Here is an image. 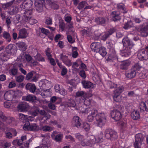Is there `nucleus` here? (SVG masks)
Wrapping results in <instances>:
<instances>
[{"instance_id":"nucleus-1","label":"nucleus","mask_w":148,"mask_h":148,"mask_svg":"<svg viewBox=\"0 0 148 148\" xmlns=\"http://www.w3.org/2000/svg\"><path fill=\"white\" fill-rule=\"evenodd\" d=\"M82 112L86 114L90 113L87 118V120L89 122H92L95 116L96 123L99 127H102L106 122V117L104 113L103 112L98 113L97 110L94 108L88 107L84 110H82Z\"/></svg>"},{"instance_id":"nucleus-2","label":"nucleus","mask_w":148,"mask_h":148,"mask_svg":"<svg viewBox=\"0 0 148 148\" xmlns=\"http://www.w3.org/2000/svg\"><path fill=\"white\" fill-rule=\"evenodd\" d=\"M49 84L48 80L46 79L41 80L39 82V86L41 90V91L39 89H38V95L39 94L43 97L45 98L47 96L45 94L46 91L48 90L47 88H49L48 84Z\"/></svg>"},{"instance_id":"nucleus-3","label":"nucleus","mask_w":148,"mask_h":148,"mask_svg":"<svg viewBox=\"0 0 148 148\" xmlns=\"http://www.w3.org/2000/svg\"><path fill=\"white\" fill-rule=\"evenodd\" d=\"M104 134L106 138L112 141L116 140L118 137L117 133L115 131L111 129H106L105 131Z\"/></svg>"},{"instance_id":"nucleus-4","label":"nucleus","mask_w":148,"mask_h":148,"mask_svg":"<svg viewBox=\"0 0 148 148\" xmlns=\"http://www.w3.org/2000/svg\"><path fill=\"white\" fill-rule=\"evenodd\" d=\"M138 58L142 61L147 60L148 59V44L144 49L139 50L137 52Z\"/></svg>"},{"instance_id":"nucleus-5","label":"nucleus","mask_w":148,"mask_h":148,"mask_svg":"<svg viewBox=\"0 0 148 148\" xmlns=\"http://www.w3.org/2000/svg\"><path fill=\"white\" fill-rule=\"evenodd\" d=\"M55 0H46V2L51 6L54 3ZM45 4V0H38V12H42Z\"/></svg>"},{"instance_id":"nucleus-6","label":"nucleus","mask_w":148,"mask_h":148,"mask_svg":"<svg viewBox=\"0 0 148 148\" xmlns=\"http://www.w3.org/2000/svg\"><path fill=\"white\" fill-rule=\"evenodd\" d=\"M108 62H113V64H114L118 60V56L114 49H112L110 50L109 55L107 59Z\"/></svg>"},{"instance_id":"nucleus-7","label":"nucleus","mask_w":148,"mask_h":148,"mask_svg":"<svg viewBox=\"0 0 148 148\" xmlns=\"http://www.w3.org/2000/svg\"><path fill=\"white\" fill-rule=\"evenodd\" d=\"M5 51L7 54L5 55L2 54L1 56H3V57H7L8 58H9L8 55H13L16 52L15 47L12 44H10L7 47Z\"/></svg>"},{"instance_id":"nucleus-8","label":"nucleus","mask_w":148,"mask_h":148,"mask_svg":"<svg viewBox=\"0 0 148 148\" xmlns=\"http://www.w3.org/2000/svg\"><path fill=\"white\" fill-rule=\"evenodd\" d=\"M103 133L101 132L98 135L96 136H91L90 138V140L92 139L93 141L92 143H101L103 141Z\"/></svg>"},{"instance_id":"nucleus-9","label":"nucleus","mask_w":148,"mask_h":148,"mask_svg":"<svg viewBox=\"0 0 148 148\" xmlns=\"http://www.w3.org/2000/svg\"><path fill=\"white\" fill-rule=\"evenodd\" d=\"M110 115L112 118L116 121L120 120L122 117L121 112L116 110L112 111L110 112Z\"/></svg>"},{"instance_id":"nucleus-10","label":"nucleus","mask_w":148,"mask_h":148,"mask_svg":"<svg viewBox=\"0 0 148 148\" xmlns=\"http://www.w3.org/2000/svg\"><path fill=\"white\" fill-rule=\"evenodd\" d=\"M40 112V114L42 115H44L43 119L40 121V124L42 123L48 124V123L47 122V120L49 119L51 116V115L47 113L44 110H41L40 111L38 108V112Z\"/></svg>"},{"instance_id":"nucleus-11","label":"nucleus","mask_w":148,"mask_h":148,"mask_svg":"<svg viewBox=\"0 0 148 148\" xmlns=\"http://www.w3.org/2000/svg\"><path fill=\"white\" fill-rule=\"evenodd\" d=\"M79 102L81 103L83 102L84 105L86 106H91L90 107H92L93 108H94L92 106L94 103V101L91 99L90 98H85L84 97H83L82 100H81V99H80Z\"/></svg>"},{"instance_id":"nucleus-12","label":"nucleus","mask_w":148,"mask_h":148,"mask_svg":"<svg viewBox=\"0 0 148 148\" xmlns=\"http://www.w3.org/2000/svg\"><path fill=\"white\" fill-rule=\"evenodd\" d=\"M124 47H129L130 48H132L134 46L133 43L130 40L128 37H126L123 38L122 40Z\"/></svg>"},{"instance_id":"nucleus-13","label":"nucleus","mask_w":148,"mask_h":148,"mask_svg":"<svg viewBox=\"0 0 148 148\" xmlns=\"http://www.w3.org/2000/svg\"><path fill=\"white\" fill-rule=\"evenodd\" d=\"M146 95H148V88L146 92ZM139 108L141 111L148 112V100L145 101V102H141L139 104Z\"/></svg>"},{"instance_id":"nucleus-14","label":"nucleus","mask_w":148,"mask_h":148,"mask_svg":"<svg viewBox=\"0 0 148 148\" xmlns=\"http://www.w3.org/2000/svg\"><path fill=\"white\" fill-rule=\"evenodd\" d=\"M29 106L25 102H23L18 104L17 107V110L21 112H26Z\"/></svg>"},{"instance_id":"nucleus-15","label":"nucleus","mask_w":148,"mask_h":148,"mask_svg":"<svg viewBox=\"0 0 148 148\" xmlns=\"http://www.w3.org/2000/svg\"><path fill=\"white\" fill-rule=\"evenodd\" d=\"M110 17L112 21L114 22L119 21L121 19L119 12L116 11L112 12L110 14Z\"/></svg>"},{"instance_id":"nucleus-16","label":"nucleus","mask_w":148,"mask_h":148,"mask_svg":"<svg viewBox=\"0 0 148 148\" xmlns=\"http://www.w3.org/2000/svg\"><path fill=\"white\" fill-rule=\"evenodd\" d=\"M102 45L101 43L96 42H92L90 45L92 51L96 53L99 51Z\"/></svg>"},{"instance_id":"nucleus-17","label":"nucleus","mask_w":148,"mask_h":148,"mask_svg":"<svg viewBox=\"0 0 148 148\" xmlns=\"http://www.w3.org/2000/svg\"><path fill=\"white\" fill-rule=\"evenodd\" d=\"M79 118L77 116H73L71 122V125L73 127L79 128L81 126V123L79 121Z\"/></svg>"},{"instance_id":"nucleus-18","label":"nucleus","mask_w":148,"mask_h":148,"mask_svg":"<svg viewBox=\"0 0 148 148\" xmlns=\"http://www.w3.org/2000/svg\"><path fill=\"white\" fill-rule=\"evenodd\" d=\"M14 91L13 90L7 91L4 95V99L8 101H11L14 98Z\"/></svg>"},{"instance_id":"nucleus-19","label":"nucleus","mask_w":148,"mask_h":148,"mask_svg":"<svg viewBox=\"0 0 148 148\" xmlns=\"http://www.w3.org/2000/svg\"><path fill=\"white\" fill-rule=\"evenodd\" d=\"M132 48L129 47H123V49L121 51V55L122 57H126L130 55L131 51V50Z\"/></svg>"},{"instance_id":"nucleus-20","label":"nucleus","mask_w":148,"mask_h":148,"mask_svg":"<svg viewBox=\"0 0 148 148\" xmlns=\"http://www.w3.org/2000/svg\"><path fill=\"white\" fill-rule=\"evenodd\" d=\"M106 21V19L102 17H98L95 18V22L97 25L102 26L105 25Z\"/></svg>"},{"instance_id":"nucleus-21","label":"nucleus","mask_w":148,"mask_h":148,"mask_svg":"<svg viewBox=\"0 0 148 148\" xmlns=\"http://www.w3.org/2000/svg\"><path fill=\"white\" fill-rule=\"evenodd\" d=\"M82 84L83 87L86 89L92 88L93 87V84L91 82L84 80L82 82Z\"/></svg>"},{"instance_id":"nucleus-22","label":"nucleus","mask_w":148,"mask_h":148,"mask_svg":"<svg viewBox=\"0 0 148 148\" xmlns=\"http://www.w3.org/2000/svg\"><path fill=\"white\" fill-rule=\"evenodd\" d=\"M22 100L27 101H32L34 103L36 102V97L33 95H29L27 96H23L22 97Z\"/></svg>"},{"instance_id":"nucleus-23","label":"nucleus","mask_w":148,"mask_h":148,"mask_svg":"<svg viewBox=\"0 0 148 148\" xmlns=\"http://www.w3.org/2000/svg\"><path fill=\"white\" fill-rule=\"evenodd\" d=\"M58 25L59 31L63 32L66 29V23L61 18L59 19Z\"/></svg>"},{"instance_id":"nucleus-24","label":"nucleus","mask_w":148,"mask_h":148,"mask_svg":"<svg viewBox=\"0 0 148 148\" xmlns=\"http://www.w3.org/2000/svg\"><path fill=\"white\" fill-rule=\"evenodd\" d=\"M131 116L133 120H138L140 117V113L137 110H133L131 113Z\"/></svg>"},{"instance_id":"nucleus-25","label":"nucleus","mask_w":148,"mask_h":148,"mask_svg":"<svg viewBox=\"0 0 148 148\" xmlns=\"http://www.w3.org/2000/svg\"><path fill=\"white\" fill-rule=\"evenodd\" d=\"M131 62L129 60H126L121 62V64L120 65L121 69L123 70L127 69L130 64Z\"/></svg>"},{"instance_id":"nucleus-26","label":"nucleus","mask_w":148,"mask_h":148,"mask_svg":"<svg viewBox=\"0 0 148 148\" xmlns=\"http://www.w3.org/2000/svg\"><path fill=\"white\" fill-rule=\"evenodd\" d=\"M144 139V137L143 134L141 133H138L136 134L135 136V142L137 143H142Z\"/></svg>"},{"instance_id":"nucleus-27","label":"nucleus","mask_w":148,"mask_h":148,"mask_svg":"<svg viewBox=\"0 0 148 148\" xmlns=\"http://www.w3.org/2000/svg\"><path fill=\"white\" fill-rule=\"evenodd\" d=\"M7 117L3 115V113L0 111V129L3 130L4 124L1 122V121L3 122L8 120Z\"/></svg>"},{"instance_id":"nucleus-28","label":"nucleus","mask_w":148,"mask_h":148,"mask_svg":"<svg viewBox=\"0 0 148 148\" xmlns=\"http://www.w3.org/2000/svg\"><path fill=\"white\" fill-rule=\"evenodd\" d=\"M16 46L19 50L22 51H25L27 48V46L25 43L23 42H20L16 44Z\"/></svg>"},{"instance_id":"nucleus-29","label":"nucleus","mask_w":148,"mask_h":148,"mask_svg":"<svg viewBox=\"0 0 148 148\" xmlns=\"http://www.w3.org/2000/svg\"><path fill=\"white\" fill-rule=\"evenodd\" d=\"M136 73L135 71L132 69L130 71L126 72L125 75L127 77L129 78H132L135 76Z\"/></svg>"},{"instance_id":"nucleus-30","label":"nucleus","mask_w":148,"mask_h":148,"mask_svg":"<svg viewBox=\"0 0 148 148\" xmlns=\"http://www.w3.org/2000/svg\"><path fill=\"white\" fill-rule=\"evenodd\" d=\"M28 34L26 29H21L19 32L18 38H23L27 37Z\"/></svg>"},{"instance_id":"nucleus-31","label":"nucleus","mask_w":148,"mask_h":148,"mask_svg":"<svg viewBox=\"0 0 148 148\" xmlns=\"http://www.w3.org/2000/svg\"><path fill=\"white\" fill-rule=\"evenodd\" d=\"M26 88L29 90L32 93H34L36 90V87L34 84L28 83L26 85Z\"/></svg>"},{"instance_id":"nucleus-32","label":"nucleus","mask_w":148,"mask_h":148,"mask_svg":"<svg viewBox=\"0 0 148 148\" xmlns=\"http://www.w3.org/2000/svg\"><path fill=\"white\" fill-rule=\"evenodd\" d=\"M21 61H23V62H30L32 59V57L29 55L24 54L21 56Z\"/></svg>"},{"instance_id":"nucleus-33","label":"nucleus","mask_w":148,"mask_h":148,"mask_svg":"<svg viewBox=\"0 0 148 148\" xmlns=\"http://www.w3.org/2000/svg\"><path fill=\"white\" fill-rule=\"evenodd\" d=\"M117 8L124 13H126L127 12L126 8L125 7L124 4L122 3H120L118 4L117 5Z\"/></svg>"},{"instance_id":"nucleus-34","label":"nucleus","mask_w":148,"mask_h":148,"mask_svg":"<svg viewBox=\"0 0 148 148\" xmlns=\"http://www.w3.org/2000/svg\"><path fill=\"white\" fill-rule=\"evenodd\" d=\"M97 53H99L103 57H105L107 54V52L106 51V48L102 46L100 48L99 50V51Z\"/></svg>"},{"instance_id":"nucleus-35","label":"nucleus","mask_w":148,"mask_h":148,"mask_svg":"<svg viewBox=\"0 0 148 148\" xmlns=\"http://www.w3.org/2000/svg\"><path fill=\"white\" fill-rule=\"evenodd\" d=\"M86 29H84L81 31L82 35L83 36H89L91 34V30L86 28Z\"/></svg>"},{"instance_id":"nucleus-36","label":"nucleus","mask_w":148,"mask_h":148,"mask_svg":"<svg viewBox=\"0 0 148 148\" xmlns=\"http://www.w3.org/2000/svg\"><path fill=\"white\" fill-rule=\"evenodd\" d=\"M78 55L77 52V48L76 47H72V56L73 58H76Z\"/></svg>"},{"instance_id":"nucleus-37","label":"nucleus","mask_w":148,"mask_h":148,"mask_svg":"<svg viewBox=\"0 0 148 148\" xmlns=\"http://www.w3.org/2000/svg\"><path fill=\"white\" fill-rule=\"evenodd\" d=\"M134 26V24L131 21H128L125 23L123 27V28L125 29H128L131 27Z\"/></svg>"},{"instance_id":"nucleus-38","label":"nucleus","mask_w":148,"mask_h":148,"mask_svg":"<svg viewBox=\"0 0 148 148\" xmlns=\"http://www.w3.org/2000/svg\"><path fill=\"white\" fill-rule=\"evenodd\" d=\"M33 10L32 9L27 10L24 13V16L25 18H27V20L30 18L31 17V15L32 12Z\"/></svg>"},{"instance_id":"nucleus-39","label":"nucleus","mask_w":148,"mask_h":148,"mask_svg":"<svg viewBox=\"0 0 148 148\" xmlns=\"http://www.w3.org/2000/svg\"><path fill=\"white\" fill-rule=\"evenodd\" d=\"M29 114L35 116L37 115V107L33 106L29 112Z\"/></svg>"},{"instance_id":"nucleus-40","label":"nucleus","mask_w":148,"mask_h":148,"mask_svg":"<svg viewBox=\"0 0 148 148\" xmlns=\"http://www.w3.org/2000/svg\"><path fill=\"white\" fill-rule=\"evenodd\" d=\"M113 97L114 101L117 102H119L121 101L120 97L119 94L116 93L114 92Z\"/></svg>"},{"instance_id":"nucleus-41","label":"nucleus","mask_w":148,"mask_h":148,"mask_svg":"<svg viewBox=\"0 0 148 148\" xmlns=\"http://www.w3.org/2000/svg\"><path fill=\"white\" fill-rule=\"evenodd\" d=\"M141 67L142 66L140 64L137 63L135 64L132 69L136 72V71H139Z\"/></svg>"},{"instance_id":"nucleus-42","label":"nucleus","mask_w":148,"mask_h":148,"mask_svg":"<svg viewBox=\"0 0 148 148\" xmlns=\"http://www.w3.org/2000/svg\"><path fill=\"white\" fill-rule=\"evenodd\" d=\"M24 4L25 8H28L31 6L32 2L31 0H25L24 2Z\"/></svg>"},{"instance_id":"nucleus-43","label":"nucleus","mask_w":148,"mask_h":148,"mask_svg":"<svg viewBox=\"0 0 148 148\" xmlns=\"http://www.w3.org/2000/svg\"><path fill=\"white\" fill-rule=\"evenodd\" d=\"M66 105L69 107H74L75 106L76 103L74 100H70L68 101L66 103Z\"/></svg>"},{"instance_id":"nucleus-44","label":"nucleus","mask_w":148,"mask_h":148,"mask_svg":"<svg viewBox=\"0 0 148 148\" xmlns=\"http://www.w3.org/2000/svg\"><path fill=\"white\" fill-rule=\"evenodd\" d=\"M124 89V88L123 86H119L114 91V93L119 94L120 95V94L123 92Z\"/></svg>"},{"instance_id":"nucleus-45","label":"nucleus","mask_w":148,"mask_h":148,"mask_svg":"<svg viewBox=\"0 0 148 148\" xmlns=\"http://www.w3.org/2000/svg\"><path fill=\"white\" fill-rule=\"evenodd\" d=\"M87 4V3L85 1H82L80 2L78 4L77 8L79 9H82L83 8L84 6L86 5Z\"/></svg>"},{"instance_id":"nucleus-46","label":"nucleus","mask_w":148,"mask_h":148,"mask_svg":"<svg viewBox=\"0 0 148 148\" xmlns=\"http://www.w3.org/2000/svg\"><path fill=\"white\" fill-rule=\"evenodd\" d=\"M83 127L86 131H88L90 128V124L87 122H84L83 123Z\"/></svg>"},{"instance_id":"nucleus-47","label":"nucleus","mask_w":148,"mask_h":148,"mask_svg":"<svg viewBox=\"0 0 148 148\" xmlns=\"http://www.w3.org/2000/svg\"><path fill=\"white\" fill-rule=\"evenodd\" d=\"M85 93L83 91H78L76 93V97H81V98L80 99L82 100Z\"/></svg>"},{"instance_id":"nucleus-48","label":"nucleus","mask_w":148,"mask_h":148,"mask_svg":"<svg viewBox=\"0 0 148 148\" xmlns=\"http://www.w3.org/2000/svg\"><path fill=\"white\" fill-rule=\"evenodd\" d=\"M101 36H102V39L103 40H105L108 38V35L105 33L102 34H99L97 36V39H98Z\"/></svg>"},{"instance_id":"nucleus-49","label":"nucleus","mask_w":148,"mask_h":148,"mask_svg":"<svg viewBox=\"0 0 148 148\" xmlns=\"http://www.w3.org/2000/svg\"><path fill=\"white\" fill-rule=\"evenodd\" d=\"M75 138L79 141H81L84 138V136L83 135H81L79 133H77L75 134Z\"/></svg>"},{"instance_id":"nucleus-50","label":"nucleus","mask_w":148,"mask_h":148,"mask_svg":"<svg viewBox=\"0 0 148 148\" xmlns=\"http://www.w3.org/2000/svg\"><path fill=\"white\" fill-rule=\"evenodd\" d=\"M68 59V56L64 55L63 53L60 54V60H62L64 63Z\"/></svg>"},{"instance_id":"nucleus-51","label":"nucleus","mask_w":148,"mask_h":148,"mask_svg":"<svg viewBox=\"0 0 148 148\" xmlns=\"http://www.w3.org/2000/svg\"><path fill=\"white\" fill-rule=\"evenodd\" d=\"M79 75L81 77L84 79L86 78V75L84 69H82L80 71Z\"/></svg>"},{"instance_id":"nucleus-52","label":"nucleus","mask_w":148,"mask_h":148,"mask_svg":"<svg viewBox=\"0 0 148 148\" xmlns=\"http://www.w3.org/2000/svg\"><path fill=\"white\" fill-rule=\"evenodd\" d=\"M63 138V135L61 134L56 135L55 138L54 140L58 142L61 140Z\"/></svg>"},{"instance_id":"nucleus-53","label":"nucleus","mask_w":148,"mask_h":148,"mask_svg":"<svg viewBox=\"0 0 148 148\" xmlns=\"http://www.w3.org/2000/svg\"><path fill=\"white\" fill-rule=\"evenodd\" d=\"M106 46L108 49L111 50L112 49H114V45L111 42H108L106 44Z\"/></svg>"},{"instance_id":"nucleus-54","label":"nucleus","mask_w":148,"mask_h":148,"mask_svg":"<svg viewBox=\"0 0 148 148\" xmlns=\"http://www.w3.org/2000/svg\"><path fill=\"white\" fill-rule=\"evenodd\" d=\"M22 143L23 142L21 140L18 139L14 140L12 142V143L14 145H18L19 146H21V145H22Z\"/></svg>"},{"instance_id":"nucleus-55","label":"nucleus","mask_w":148,"mask_h":148,"mask_svg":"<svg viewBox=\"0 0 148 148\" xmlns=\"http://www.w3.org/2000/svg\"><path fill=\"white\" fill-rule=\"evenodd\" d=\"M27 116L26 115H25L23 114H19V117L23 122H25L27 121Z\"/></svg>"},{"instance_id":"nucleus-56","label":"nucleus","mask_w":148,"mask_h":148,"mask_svg":"<svg viewBox=\"0 0 148 148\" xmlns=\"http://www.w3.org/2000/svg\"><path fill=\"white\" fill-rule=\"evenodd\" d=\"M3 36L4 38L8 40L9 42L11 41V38L8 32H5L3 34Z\"/></svg>"},{"instance_id":"nucleus-57","label":"nucleus","mask_w":148,"mask_h":148,"mask_svg":"<svg viewBox=\"0 0 148 148\" xmlns=\"http://www.w3.org/2000/svg\"><path fill=\"white\" fill-rule=\"evenodd\" d=\"M35 73V72L32 71L28 73L26 77V79L27 80H30Z\"/></svg>"},{"instance_id":"nucleus-58","label":"nucleus","mask_w":148,"mask_h":148,"mask_svg":"<svg viewBox=\"0 0 148 148\" xmlns=\"http://www.w3.org/2000/svg\"><path fill=\"white\" fill-rule=\"evenodd\" d=\"M50 123L52 124L53 125H56L57 127L59 128H61V125L58 124V123L57 121L56 120L54 121H51Z\"/></svg>"},{"instance_id":"nucleus-59","label":"nucleus","mask_w":148,"mask_h":148,"mask_svg":"<svg viewBox=\"0 0 148 148\" xmlns=\"http://www.w3.org/2000/svg\"><path fill=\"white\" fill-rule=\"evenodd\" d=\"M50 50V49L49 48H48L45 51V54L47 57V58L52 57V55L51 54V52Z\"/></svg>"},{"instance_id":"nucleus-60","label":"nucleus","mask_w":148,"mask_h":148,"mask_svg":"<svg viewBox=\"0 0 148 148\" xmlns=\"http://www.w3.org/2000/svg\"><path fill=\"white\" fill-rule=\"evenodd\" d=\"M39 30L43 34H45V35H47L48 33H49V31L48 29H47L44 28H40Z\"/></svg>"},{"instance_id":"nucleus-61","label":"nucleus","mask_w":148,"mask_h":148,"mask_svg":"<svg viewBox=\"0 0 148 148\" xmlns=\"http://www.w3.org/2000/svg\"><path fill=\"white\" fill-rule=\"evenodd\" d=\"M61 71V75L64 76L67 73V70L66 67L64 66H62V67Z\"/></svg>"},{"instance_id":"nucleus-62","label":"nucleus","mask_w":148,"mask_h":148,"mask_svg":"<svg viewBox=\"0 0 148 148\" xmlns=\"http://www.w3.org/2000/svg\"><path fill=\"white\" fill-rule=\"evenodd\" d=\"M117 28L116 27H112L110 29L108 32L109 35H111L115 32Z\"/></svg>"},{"instance_id":"nucleus-63","label":"nucleus","mask_w":148,"mask_h":148,"mask_svg":"<svg viewBox=\"0 0 148 148\" xmlns=\"http://www.w3.org/2000/svg\"><path fill=\"white\" fill-rule=\"evenodd\" d=\"M60 94L62 95H65L66 93V90L61 86V88L59 91L58 92Z\"/></svg>"},{"instance_id":"nucleus-64","label":"nucleus","mask_w":148,"mask_h":148,"mask_svg":"<svg viewBox=\"0 0 148 148\" xmlns=\"http://www.w3.org/2000/svg\"><path fill=\"white\" fill-rule=\"evenodd\" d=\"M142 143L134 142L133 143L134 148H141Z\"/></svg>"}]
</instances>
